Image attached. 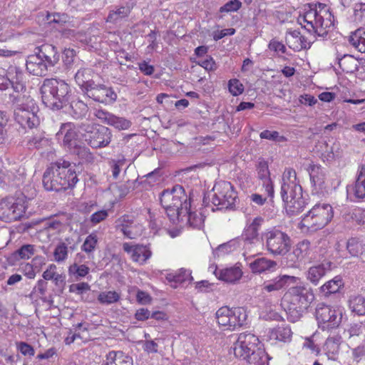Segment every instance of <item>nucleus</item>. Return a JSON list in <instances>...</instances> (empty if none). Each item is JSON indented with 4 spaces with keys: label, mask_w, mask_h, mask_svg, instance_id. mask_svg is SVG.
Returning a JSON list of instances; mask_svg holds the SVG:
<instances>
[{
    "label": "nucleus",
    "mask_w": 365,
    "mask_h": 365,
    "mask_svg": "<svg viewBox=\"0 0 365 365\" xmlns=\"http://www.w3.org/2000/svg\"><path fill=\"white\" fill-rule=\"evenodd\" d=\"M70 93V86L66 81L56 78L44 80L41 87L42 101L52 110L63 108L68 103Z\"/></svg>",
    "instance_id": "7ed1b4c3"
},
{
    "label": "nucleus",
    "mask_w": 365,
    "mask_h": 365,
    "mask_svg": "<svg viewBox=\"0 0 365 365\" xmlns=\"http://www.w3.org/2000/svg\"><path fill=\"white\" fill-rule=\"evenodd\" d=\"M71 108L76 118L83 115L87 111V106L81 101H73L71 103Z\"/></svg>",
    "instance_id": "774afa93"
},
{
    "label": "nucleus",
    "mask_w": 365,
    "mask_h": 365,
    "mask_svg": "<svg viewBox=\"0 0 365 365\" xmlns=\"http://www.w3.org/2000/svg\"><path fill=\"white\" fill-rule=\"evenodd\" d=\"M354 20L359 25H365V3L355 4Z\"/></svg>",
    "instance_id": "4d7b16f0"
},
{
    "label": "nucleus",
    "mask_w": 365,
    "mask_h": 365,
    "mask_svg": "<svg viewBox=\"0 0 365 365\" xmlns=\"http://www.w3.org/2000/svg\"><path fill=\"white\" fill-rule=\"evenodd\" d=\"M341 337L330 336L327 339L323 346V351L329 359L336 360L339 352Z\"/></svg>",
    "instance_id": "a19ab883"
},
{
    "label": "nucleus",
    "mask_w": 365,
    "mask_h": 365,
    "mask_svg": "<svg viewBox=\"0 0 365 365\" xmlns=\"http://www.w3.org/2000/svg\"><path fill=\"white\" fill-rule=\"evenodd\" d=\"M96 116L98 118H105L109 125L118 130H126L131 125V122L130 120L103 111H98Z\"/></svg>",
    "instance_id": "ea45409f"
},
{
    "label": "nucleus",
    "mask_w": 365,
    "mask_h": 365,
    "mask_svg": "<svg viewBox=\"0 0 365 365\" xmlns=\"http://www.w3.org/2000/svg\"><path fill=\"white\" fill-rule=\"evenodd\" d=\"M68 256V247L65 242H59L53 251L54 260L58 263L65 262Z\"/></svg>",
    "instance_id": "3c124183"
},
{
    "label": "nucleus",
    "mask_w": 365,
    "mask_h": 365,
    "mask_svg": "<svg viewBox=\"0 0 365 365\" xmlns=\"http://www.w3.org/2000/svg\"><path fill=\"white\" fill-rule=\"evenodd\" d=\"M280 195L287 212L290 215H297L306 207L307 202L303 197L302 188L299 184L282 185Z\"/></svg>",
    "instance_id": "1a4fd4ad"
},
{
    "label": "nucleus",
    "mask_w": 365,
    "mask_h": 365,
    "mask_svg": "<svg viewBox=\"0 0 365 365\" xmlns=\"http://www.w3.org/2000/svg\"><path fill=\"white\" fill-rule=\"evenodd\" d=\"M298 277L287 274L277 276L263 284L262 289L267 292L279 291L290 284H295Z\"/></svg>",
    "instance_id": "cd10ccee"
},
{
    "label": "nucleus",
    "mask_w": 365,
    "mask_h": 365,
    "mask_svg": "<svg viewBox=\"0 0 365 365\" xmlns=\"http://www.w3.org/2000/svg\"><path fill=\"white\" fill-rule=\"evenodd\" d=\"M210 269H213V273L218 279L230 284L238 282L243 274L241 266L238 264L230 267L214 268L210 267Z\"/></svg>",
    "instance_id": "5701e85b"
},
{
    "label": "nucleus",
    "mask_w": 365,
    "mask_h": 365,
    "mask_svg": "<svg viewBox=\"0 0 365 365\" xmlns=\"http://www.w3.org/2000/svg\"><path fill=\"white\" fill-rule=\"evenodd\" d=\"M56 135L58 138L63 136V146L69 150L77 145L78 130L76 126L72 123L62 124Z\"/></svg>",
    "instance_id": "a878e982"
},
{
    "label": "nucleus",
    "mask_w": 365,
    "mask_h": 365,
    "mask_svg": "<svg viewBox=\"0 0 365 365\" xmlns=\"http://www.w3.org/2000/svg\"><path fill=\"white\" fill-rule=\"evenodd\" d=\"M297 21L315 38L326 36L333 29L335 19L329 6L322 3H312L304 6Z\"/></svg>",
    "instance_id": "f257e3e1"
},
{
    "label": "nucleus",
    "mask_w": 365,
    "mask_h": 365,
    "mask_svg": "<svg viewBox=\"0 0 365 365\" xmlns=\"http://www.w3.org/2000/svg\"><path fill=\"white\" fill-rule=\"evenodd\" d=\"M263 222L264 219L262 217H256L252 220H247L243 231V236L245 240L252 241L257 239L259 230Z\"/></svg>",
    "instance_id": "e433bc0d"
},
{
    "label": "nucleus",
    "mask_w": 365,
    "mask_h": 365,
    "mask_svg": "<svg viewBox=\"0 0 365 365\" xmlns=\"http://www.w3.org/2000/svg\"><path fill=\"white\" fill-rule=\"evenodd\" d=\"M85 94L93 101L106 105L113 103L117 98V94L112 88L95 83Z\"/></svg>",
    "instance_id": "6ab92c4d"
},
{
    "label": "nucleus",
    "mask_w": 365,
    "mask_h": 365,
    "mask_svg": "<svg viewBox=\"0 0 365 365\" xmlns=\"http://www.w3.org/2000/svg\"><path fill=\"white\" fill-rule=\"evenodd\" d=\"M46 19L49 24L54 23L60 26H65L66 24L71 26L72 23L71 18L66 14H48L46 16Z\"/></svg>",
    "instance_id": "09e8293b"
},
{
    "label": "nucleus",
    "mask_w": 365,
    "mask_h": 365,
    "mask_svg": "<svg viewBox=\"0 0 365 365\" xmlns=\"http://www.w3.org/2000/svg\"><path fill=\"white\" fill-rule=\"evenodd\" d=\"M162 206L173 224L180 221L182 213L187 212L190 207V200L180 185H175L171 190H164L160 197Z\"/></svg>",
    "instance_id": "20e7f679"
},
{
    "label": "nucleus",
    "mask_w": 365,
    "mask_h": 365,
    "mask_svg": "<svg viewBox=\"0 0 365 365\" xmlns=\"http://www.w3.org/2000/svg\"><path fill=\"white\" fill-rule=\"evenodd\" d=\"M123 250L130 255L131 259L140 264H144L152 255L150 248L141 245H132L128 242L123 244Z\"/></svg>",
    "instance_id": "b1692460"
},
{
    "label": "nucleus",
    "mask_w": 365,
    "mask_h": 365,
    "mask_svg": "<svg viewBox=\"0 0 365 365\" xmlns=\"http://www.w3.org/2000/svg\"><path fill=\"white\" fill-rule=\"evenodd\" d=\"M348 306L351 312L359 316L365 314V298L362 295L356 294L350 295Z\"/></svg>",
    "instance_id": "79ce46f5"
},
{
    "label": "nucleus",
    "mask_w": 365,
    "mask_h": 365,
    "mask_svg": "<svg viewBox=\"0 0 365 365\" xmlns=\"http://www.w3.org/2000/svg\"><path fill=\"white\" fill-rule=\"evenodd\" d=\"M8 70L0 67V96L11 87Z\"/></svg>",
    "instance_id": "69168bd1"
},
{
    "label": "nucleus",
    "mask_w": 365,
    "mask_h": 365,
    "mask_svg": "<svg viewBox=\"0 0 365 365\" xmlns=\"http://www.w3.org/2000/svg\"><path fill=\"white\" fill-rule=\"evenodd\" d=\"M228 89L233 96H238L244 92L245 87L238 79L232 78L228 81Z\"/></svg>",
    "instance_id": "bf43d9fd"
},
{
    "label": "nucleus",
    "mask_w": 365,
    "mask_h": 365,
    "mask_svg": "<svg viewBox=\"0 0 365 365\" xmlns=\"http://www.w3.org/2000/svg\"><path fill=\"white\" fill-rule=\"evenodd\" d=\"M39 56L49 67L54 66L59 61L60 54L52 44L45 43L38 48Z\"/></svg>",
    "instance_id": "2f4dec72"
},
{
    "label": "nucleus",
    "mask_w": 365,
    "mask_h": 365,
    "mask_svg": "<svg viewBox=\"0 0 365 365\" xmlns=\"http://www.w3.org/2000/svg\"><path fill=\"white\" fill-rule=\"evenodd\" d=\"M307 170L309 172L312 186L313 195L324 196L328 193V187L325 182L327 170L318 161H312Z\"/></svg>",
    "instance_id": "2eb2a0df"
},
{
    "label": "nucleus",
    "mask_w": 365,
    "mask_h": 365,
    "mask_svg": "<svg viewBox=\"0 0 365 365\" xmlns=\"http://www.w3.org/2000/svg\"><path fill=\"white\" fill-rule=\"evenodd\" d=\"M53 164L56 173L59 176L64 177L66 181H69V188L73 187L78 181L77 175L82 170L80 162L76 164L71 163L69 161H63L62 163L56 162Z\"/></svg>",
    "instance_id": "a211bd4d"
},
{
    "label": "nucleus",
    "mask_w": 365,
    "mask_h": 365,
    "mask_svg": "<svg viewBox=\"0 0 365 365\" xmlns=\"http://www.w3.org/2000/svg\"><path fill=\"white\" fill-rule=\"evenodd\" d=\"M27 145L29 148H35L37 150H38L40 147L46 148L45 151H40L39 153L41 155L42 158L47 160L53 159L56 156L54 150L50 146V142L44 138L34 137L28 141Z\"/></svg>",
    "instance_id": "c9c22d12"
},
{
    "label": "nucleus",
    "mask_w": 365,
    "mask_h": 365,
    "mask_svg": "<svg viewBox=\"0 0 365 365\" xmlns=\"http://www.w3.org/2000/svg\"><path fill=\"white\" fill-rule=\"evenodd\" d=\"M259 137L262 139L272 140L278 142H285L287 140L286 137L279 135L277 131H270L268 130L261 132Z\"/></svg>",
    "instance_id": "338daca9"
},
{
    "label": "nucleus",
    "mask_w": 365,
    "mask_h": 365,
    "mask_svg": "<svg viewBox=\"0 0 365 365\" xmlns=\"http://www.w3.org/2000/svg\"><path fill=\"white\" fill-rule=\"evenodd\" d=\"M71 151L77 155L79 160H91L93 158L89 148L85 146L76 145Z\"/></svg>",
    "instance_id": "e2e57ef3"
},
{
    "label": "nucleus",
    "mask_w": 365,
    "mask_h": 365,
    "mask_svg": "<svg viewBox=\"0 0 365 365\" xmlns=\"http://www.w3.org/2000/svg\"><path fill=\"white\" fill-rule=\"evenodd\" d=\"M26 212L23 199L9 197L0 200V219L12 221L20 219Z\"/></svg>",
    "instance_id": "4468645a"
},
{
    "label": "nucleus",
    "mask_w": 365,
    "mask_h": 365,
    "mask_svg": "<svg viewBox=\"0 0 365 365\" xmlns=\"http://www.w3.org/2000/svg\"><path fill=\"white\" fill-rule=\"evenodd\" d=\"M338 64L346 73H352L357 68V65L351 55H344L342 58H339Z\"/></svg>",
    "instance_id": "8fccbe9b"
},
{
    "label": "nucleus",
    "mask_w": 365,
    "mask_h": 365,
    "mask_svg": "<svg viewBox=\"0 0 365 365\" xmlns=\"http://www.w3.org/2000/svg\"><path fill=\"white\" fill-rule=\"evenodd\" d=\"M310 253V242L303 240L299 242L286 257L287 265L289 267H298L299 262L305 259Z\"/></svg>",
    "instance_id": "4be33fe9"
},
{
    "label": "nucleus",
    "mask_w": 365,
    "mask_h": 365,
    "mask_svg": "<svg viewBox=\"0 0 365 365\" xmlns=\"http://www.w3.org/2000/svg\"><path fill=\"white\" fill-rule=\"evenodd\" d=\"M344 308L341 307H330L320 304L316 309V318L319 326L323 329L338 327L344 317Z\"/></svg>",
    "instance_id": "9d476101"
},
{
    "label": "nucleus",
    "mask_w": 365,
    "mask_h": 365,
    "mask_svg": "<svg viewBox=\"0 0 365 365\" xmlns=\"http://www.w3.org/2000/svg\"><path fill=\"white\" fill-rule=\"evenodd\" d=\"M320 252L324 259L309 267L304 273L307 280L314 286L318 285L320 280L330 272L333 267V263L327 259L328 250L324 248Z\"/></svg>",
    "instance_id": "dca6fc26"
},
{
    "label": "nucleus",
    "mask_w": 365,
    "mask_h": 365,
    "mask_svg": "<svg viewBox=\"0 0 365 365\" xmlns=\"http://www.w3.org/2000/svg\"><path fill=\"white\" fill-rule=\"evenodd\" d=\"M68 274L78 280L85 277L90 272V268L86 264H78L73 263L70 265L68 269Z\"/></svg>",
    "instance_id": "49530a36"
},
{
    "label": "nucleus",
    "mask_w": 365,
    "mask_h": 365,
    "mask_svg": "<svg viewBox=\"0 0 365 365\" xmlns=\"http://www.w3.org/2000/svg\"><path fill=\"white\" fill-rule=\"evenodd\" d=\"M168 279L176 283L184 284L192 280V277L190 270L180 269L176 274L173 275L170 274Z\"/></svg>",
    "instance_id": "603ef678"
},
{
    "label": "nucleus",
    "mask_w": 365,
    "mask_h": 365,
    "mask_svg": "<svg viewBox=\"0 0 365 365\" xmlns=\"http://www.w3.org/2000/svg\"><path fill=\"white\" fill-rule=\"evenodd\" d=\"M102 365H133V359L122 351H110Z\"/></svg>",
    "instance_id": "4c0bfd02"
},
{
    "label": "nucleus",
    "mask_w": 365,
    "mask_h": 365,
    "mask_svg": "<svg viewBox=\"0 0 365 365\" xmlns=\"http://www.w3.org/2000/svg\"><path fill=\"white\" fill-rule=\"evenodd\" d=\"M277 267V262L266 257H260L255 259L250 264V267L253 273L261 274L267 271H274Z\"/></svg>",
    "instance_id": "58836bf2"
},
{
    "label": "nucleus",
    "mask_w": 365,
    "mask_h": 365,
    "mask_svg": "<svg viewBox=\"0 0 365 365\" xmlns=\"http://www.w3.org/2000/svg\"><path fill=\"white\" fill-rule=\"evenodd\" d=\"M242 7V2L240 0H230L219 9L220 13L235 12Z\"/></svg>",
    "instance_id": "0e129e2a"
},
{
    "label": "nucleus",
    "mask_w": 365,
    "mask_h": 365,
    "mask_svg": "<svg viewBox=\"0 0 365 365\" xmlns=\"http://www.w3.org/2000/svg\"><path fill=\"white\" fill-rule=\"evenodd\" d=\"M38 106L31 96H22L16 98L14 119L23 128H33L38 124L36 115Z\"/></svg>",
    "instance_id": "39448f33"
},
{
    "label": "nucleus",
    "mask_w": 365,
    "mask_h": 365,
    "mask_svg": "<svg viewBox=\"0 0 365 365\" xmlns=\"http://www.w3.org/2000/svg\"><path fill=\"white\" fill-rule=\"evenodd\" d=\"M218 325L225 331H235L245 324L247 314L243 307L225 306L220 307L215 313Z\"/></svg>",
    "instance_id": "0eeeda50"
},
{
    "label": "nucleus",
    "mask_w": 365,
    "mask_h": 365,
    "mask_svg": "<svg viewBox=\"0 0 365 365\" xmlns=\"http://www.w3.org/2000/svg\"><path fill=\"white\" fill-rule=\"evenodd\" d=\"M97 243V235L94 233H92L86 237L83 244L81 246V250L87 254H91L95 250Z\"/></svg>",
    "instance_id": "5fc2aeb1"
},
{
    "label": "nucleus",
    "mask_w": 365,
    "mask_h": 365,
    "mask_svg": "<svg viewBox=\"0 0 365 365\" xmlns=\"http://www.w3.org/2000/svg\"><path fill=\"white\" fill-rule=\"evenodd\" d=\"M26 66L29 73L36 76H46L50 68L38 53L27 57Z\"/></svg>",
    "instance_id": "393cba45"
},
{
    "label": "nucleus",
    "mask_w": 365,
    "mask_h": 365,
    "mask_svg": "<svg viewBox=\"0 0 365 365\" xmlns=\"http://www.w3.org/2000/svg\"><path fill=\"white\" fill-rule=\"evenodd\" d=\"M191 206L187 208V212L182 213L180 221L177 223L180 227L187 226L194 229H201L204 226L205 216L199 211H191Z\"/></svg>",
    "instance_id": "bb28decb"
},
{
    "label": "nucleus",
    "mask_w": 365,
    "mask_h": 365,
    "mask_svg": "<svg viewBox=\"0 0 365 365\" xmlns=\"http://www.w3.org/2000/svg\"><path fill=\"white\" fill-rule=\"evenodd\" d=\"M214 195L212 202L217 209H227L235 205L237 193L232 185L227 181L217 182L212 189Z\"/></svg>",
    "instance_id": "f8f14e48"
},
{
    "label": "nucleus",
    "mask_w": 365,
    "mask_h": 365,
    "mask_svg": "<svg viewBox=\"0 0 365 365\" xmlns=\"http://www.w3.org/2000/svg\"><path fill=\"white\" fill-rule=\"evenodd\" d=\"M299 184L297 180L296 171L290 168H286L282 175V185H292Z\"/></svg>",
    "instance_id": "6e6d98bb"
},
{
    "label": "nucleus",
    "mask_w": 365,
    "mask_h": 365,
    "mask_svg": "<svg viewBox=\"0 0 365 365\" xmlns=\"http://www.w3.org/2000/svg\"><path fill=\"white\" fill-rule=\"evenodd\" d=\"M111 136L110 130L99 124L88 125L83 134L84 140L95 148L107 146L111 140Z\"/></svg>",
    "instance_id": "ddd939ff"
},
{
    "label": "nucleus",
    "mask_w": 365,
    "mask_h": 365,
    "mask_svg": "<svg viewBox=\"0 0 365 365\" xmlns=\"http://www.w3.org/2000/svg\"><path fill=\"white\" fill-rule=\"evenodd\" d=\"M257 174L259 178L263 180L262 187L267 196L272 200L274 197V185L270 180L269 170L267 161H259L257 167Z\"/></svg>",
    "instance_id": "c85d7f7f"
},
{
    "label": "nucleus",
    "mask_w": 365,
    "mask_h": 365,
    "mask_svg": "<svg viewBox=\"0 0 365 365\" xmlns=\"http://www.w3.org/2000/svg\"><path fill=\"white\" fill-rule=\"evenodd\" d=\"M1 163L2 161H0V167L1 166ZM7 164L9 168H0V174H2L3 176L6 177L9 180H14L17 178L16 173L19 172L17 169L18 165L15 161H7Z\"/></svg>",
    "instance_id": "864d4df0"
},
{
    "label": "nucleus",
    "mask_w": 365,
    "mask_h": 365,
    "mask_svg": "<svg viewBox=\"0 0 365 365\" xmlns=\"http://www.w3.org/2000/svg\"><path fill=\"white\" fill-rule=\"evenodd\" d=\"M93 71L88 68H82L76 72L74 79L81 91L86 93L95 83L93 80Z\"/></svg>",
    "instance_id": "7c9ffc66"
},
{
    "label": "nucleus",
    "mask_w": 365,
    "mask_h": 365,
    "mask_svg": "<svg viewBox=\"0 0 365 365\" xmlns=\"http://www.w3.org/2000/svg\"><path fill=\"white\" fill-rule=\"evenodd\" d=\"M9 79L11 82V87L16 92H21L26 89L24 73L17 66H9L8 69Z\"/></svg>",
    "instance_id": "72a5a7b5"
},
{
    "label": "nucleus",
    "mask_w": 365,
    "mask_h": 365,
    "mask_svg": "<svg viewBox=\"0 0 365 365\" xmlns=\"http://www.w3.org/2000/svg\"><path fill=\"white\" fill-rule=\"evenodd\" d=\"M232 349L236 358L251 365H265L267 361V355L260 348L258 337L252 333H240Z\"/></svg>",
    "instance_id": "f03ea898"
},
{
    "label": "nucleus",
    "mask_w": 365,
    "mask_h": 365,
    "mask_svg": "<svg viewBox=\"0 0 365 365\" xmlns=\"http://www.w3.org/2000/svg\"><path fill=\"white\" fill-rule=\"evenodd\" d=\"M262 237L267 250L272 255H284L290 248L289 237L279 230H268L263 234Z\"/></svg>",
    "instance_id": "9b49d317"
},
{
    "label": "nucleus",
    "mask_w": 365,
    "mask_h": 365,
    "mask_svg": "<svg viewBox=\"0 0 365 365\" xmlns=\"http://www.w3.org/2000/svg\"><path fill=\"white\" fill-rule=\"evenodd\" d=\"M349 43L361 53H365V31L359 29L349 36Z\"/></svg>",
    "instance_id": "c03bdc74"
},
{
    "label": "nucleus",
    "mask_w": 365,
    "mask_h": 365,
    "mask_svg": "<svg viewBox=\"0 0 365 365\" xmlns=\"http://www.w3.org/2000/svg\"><path fill=\"white\" fill-rule=\"evenodd\" d=\"M43 185L48 191H61L69 188V181H66L64 177L59 176L56 173L55 166L52 163L45 171L43 175Z\"/></svg>",
    "instance_id": "f3484780"
},
{
    "label": "nucleus",
    "mask_w": 365,
    "mask_h": 365,
    "mask_svg": "<svg viewBox=\"0 0 365 365\" xmlns=\"http://www.w3.org/2000/svg\"><path fill=\"white\" fill-rule=\"evenodd\" d=\"M120 295L115 291L101 292L98 296V301L102 304H111L118 302Z\"/></svg>",
    "instance_id": "de8ad7c7"
},
{
    "label": "nucleus",
    "mask_w": 365,
    "mask_h": 365,
    "mask_svg": "<svg viewBox=\"0 0 365 365\" xmlns=\"http://www.w3.org/2000/svg\"><path fill=\"white\" fill-rule=\"evenodd\" d=\"M131 11L129 6H120L115 11H110L107 19L106 22L116 23L119 20L127 17Z\"/></svg>",
    "instance_id": "a18cd8bd"
},
{
    "label": "nucleus",
    "mask_w": 365,
    "mask_h": 365,
    "mask_svg": "<svg viewBox=\"0 0 365 365\" xmlns=\"http://www.w3.org/2000/svg\"><path fill=\"white\" fill-rule=\"evenodd\" d=\"M292 332L289 326H281L269 329L267 334V340L271 344L277 342H289L292 339Z\"/></svg>",
    "instance_id": "c756f323"
},
{
    "label": "nucleus",
    "mask_w": 365,
    "mask_h": 365,
    "mask_svg": "<svg viewBox=\"0 0 365 365\" xmlns=\"http://www.w3.org/2000/svg\"><path fill=\"white\" fill-rule=\"evenodd\" d=\"M333 215V208L329 204H317L304 215L301 225L308 230L316 231L325 227L331 221Z\"/></svg>",
    "instance_id": "6e6552de"
},
{
    "label": "nucleus",
    "mask_w": 365,
    "mask_h": 365,
    "mask_svg": "<svg viewBox=\"0 0 365 365\" xmlns=\"http://www.w3.org/2000/svg\"><path fill=\"white\" fill-rule=\"evenodd\" d=\"M7 122L6 113L0 110V146L4 145L7 140Z\"/></svg>",
    "instance_id": "680f3d73"
},
{
    "label": "nucleus",
    "mask_w": 365,
    "mask_h": 365,
    "mask_svg": "<svg viewBox=\"0 0 365 365\" xmlns=\"http://www.w3.org/2000/svg\"><path fill=\"white\" fill-rule=\"evenodd\" d=\"M35 246L33 245H24L16 252V255L20 259H28L35 254Z\"/></svg>",
    "instance_id": "13d9d810"
},
{
    "label": "nucleus",
    "mask_w": 365,
    "mask_h": 365,
    "mask_svg": "<svg viewBox=\"0 0 365 365\" xmlns=\"http://www.w3.org/2000/svg\"><path fill=\"white\" fill-rule=\"evenodd\" d=\"M343 287L342 278L338 275L319 287L318 292L322 297H329L330 295L339 292Z\"/></svg>",
    "instance_id": "f704fd0d"
},
{
    "label": "nucleus",
    "mask_w": 365,
    "mask_h": 365,
    "mask_svg": "<svg viewBox=\"0 0 365 365\" xmlns=\"http://www.w3.org/2000/svg\"><path fill=\"white\" fill-rule=\"evenodd\" d=\"M115 229L129 239L136 238L141 235L143 232V226L135 222L128 215H123L115 221Z\"/></svg>",
    "instance_id": "aec40b11"
},
{
    "label": "nucleus",
    "mask_w": 365,
    "mask_h": 365,
    "mask_svg": "<svg viewBox=\"0 0 365 365\" xmlns=\"http://www.w3.org/2000/svg\"><path fill=\"white\" fill-rule=\"evenodd\" d=\"M314 296L310 289L304 286L291 287L284 297L289 313L296 314L295 317H300L307 309L314 300Z\"/></svg>",
    "instance_id": "423d86ee"
},
{
    "label": "nucleus",
    "mask_w": 365,
    "mask_h": 365,
    "mask_svg": "<svg viewBox=\"0 0 365 365\" xmlns=\"http://www.w3.org/2000/svg\"><path fill=\"white\" fill-rule=\"evenodd\" d=\"M349 339L354 336H359L365 339V322L355 324L352 325L347 331Z\"/></svg>",
    "instance_id": "052dcab7"
},
{
    "label": "nucleus",
    "mask_w": 365,
    "mask_h": 365,
    "mask_svg": "<svg viewBox=\"0 0 365 365\" xmlns=\"http://www.w3.org/2000/svg\"><path fill=\"white\" fill-rule=\"evenodd\" d=\"M286 43L291 49L299 51L309 48L312 42L308 41L299 32L294 31L286 36Z\"/></svg>",
    "instance_id": "473e14b6"
},
{
    "label": "nucleus",
    "mask_w": 365,
    "mask_h": 365,
    "mask_svg": "<svg viewBox=\"0 0 365 365\" xmlns=\"http://www.w3.org/2000/svg\"><path fill=\"white\" fill-rule=\"evenodd\" d=\"M346 249L352 257H359L365 252V242L359 238L352 237L347 241Z\"/></svg>",
    "instance_id": "37998d69"
},
{
    "label": "nucleus",
    "mask_w": 365,
    "mask_h": 365,
    "mask_svg": "<svg viewBox=\"0 0 365 365\" xmlns=\"http://www.w3.org/2000/svg\"><path fill=\"white\" fill-rule=\"evenodd\" d=\"M346 195L351 202H359L365 198V165L359 168L355 183L346 187Z\"/></svg>",
    "instance_id": "412c9836"
}]
</instances>
